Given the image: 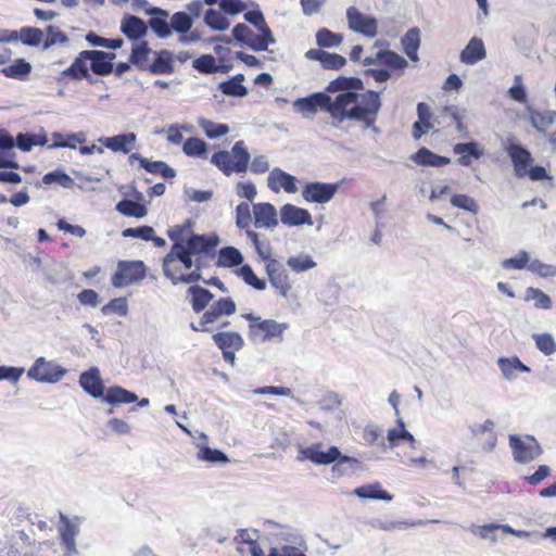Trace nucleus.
<instances>
[{
    "label": "nucleus",
    "mask_w": 556,
    "mask_h": 556,
    "mask_svg": "<svg viewBox=\"0 0 556 556\" xmlns=\"http://www.w3.org/2000/svg\"><path fill=\"white\" fill-rule=\"evenodd\" d=\"M528 270L540 276L541 278H551L556 275V266L545 264L540 260L529 261Z\"/></svg>",
    "instance_id": "62"
},
{
    "label": "nucleus",
    "mask_w": 556,
    "mask_h": 556,
    "mask_svg": "<svg viewBox=\"0 0 556 556\" xmlns=\"http://www.w3.org/2000/svg\"><path fill=\"white\" fill-rule=\"evenodd\" d=\"M293 110L304 118H313L318 111L330 115L331 125L339 128L345 121L365 123L367 126L377 119L381 108L377 91H364L362 79L339 76L331 80L325 91L314 92L293 102Z\"/></svg>",
    "instance_id": "1"
},
{
    "label": "nucleus",
    "mask_w": 556,
    "mask_h": 556,
    "mask_svg": "<svg viewBox=\"0 0 556 556\" xmlns=\"http://www.w3.org/2000/svg\"><path fill=\"white\" fill-rule=\"evenodd\" d=\"M193 67L199 71L200 73H205V74H214L216 72H218L220 68H223V71H227V67L224 66V67H218L216 65V61H215V58L211 54H204V55H201L200 58L195 59L193 61Z\"/></svg>",
    "instance_id": "55"
},
{
    "label": "nucleus",
    "mask_w": 556,
    "mask_h": 556,
    "mask_svg": "<svg viewBox=\"0 0 556 556\" xmlns=\"http://www.w3.org/2000/svg\"><path fill=\"white\" fill-rule=\"evenodd\" d=\"M528 119L538 132L546 137L552 148L556 149V111H539L529 106Z\"/></svg>",
    "instance_id": "5"
},
{
    "label": "nucleus",
    "mask_w": 556,
    "mask_h": 556,
    "mask_svg": "<svg viewBox=\"0 0 556 556\" xmlns=\"http://www.w3.org/2000/svg\"><path fill=\"white\" fill-rule=\"evenodd\" d=\"M116 210L129 217L142 218L147 215V207L138 202L124 199L116 204Z\"/></svg>",
    "instance_id": "42"
},
{
    "label": "nucleus",
    "mask_w": 556,
    "mask_h": 556,
    "mask_svg": "<svg viewBox=\"0 0 556 556\" xmlns=\"http://www.w3.org/2000/svg\"><path fill=\"white\" fill-rule=\"evenodd\" d=\"M138 400V396L122 387L115 386L108 389L103 401L109 404H129Z\"/></svg>",
    "instance_id": "37"
},
{
    "label": "nucleus",
    "mask_w": 556,
    "mask_h": 556,
    "mask_svg": "<svg viewBox=\"0 0 556 556\" xmlns=\"http://www.w3.org/2000/svg\"><path fill=\"white\" fill-rule=\"evenodd\" d=\"M243 17L248 23L255 26L260 30V33H263L265 35V38H275L273 31L265 22L263 13L260 10L248 11L244 13Z\"/></svg>",
    "instance_id": "47"
},
{
    "label": "nucleus",
    "mask_w": 556,
    "mask_h": 556,
    "mask_svg": "<svg viewBox=\"0 0 556 556\" xmlns=\"http://www.w3.org/2000/svg\"><path fill=\"white\" fill-rule=\"evenodd\" d=\"M85 56H89L90 70L99 76H105L113 72L114 65L112 61L116 58L114 52H105L101 50H88Z\"/></svg>",
    "instance_id": "18"
},
{
    "label": "nucleus",
    "mask_w": 556,
    "mask_h": 556,
    "mask_svg": "<svg viewBox=\"0 0 556 556\" xmlns=\"http://www.w3.org/2000/svg\"><path fill=\"white\" fill-rule=\"evenodd\" d=\"M101 312L105 316L112 314H116L118 316H126L128 312L127 300L125 298L113 299L101 308Z\"/></svg>",
    "instance_id": "61"
},
{
    "label": "nucleus",
    "mask_w": 556,
    "mask_h": 556,
    "mask_svg": "<svg viewBox=\"0 0 556 556\" xmlns=\"http://www.w3.org/2000/svg\"><path fill=\"white\" fill-rule=\"evenodd\" d=\"M60 520L62 525L59 527V540L63 552L62 556H79L76 545L80 526L79 518H70L60 513Z\"/></svg>",
    "instance_id": "6"
},
{
    "label": "nucleus",
    "mask_w": 556,
    "mask_h": 556,
    "mask_svg": "<svg viewBox=\"0 0 556 556\" xmlns=\"http://www.w3.org/2000/svg\"><path fill=\"white\" fill-rule=\"evenodd\" d=\"M289 328L287 323H278L275 319H264L256 324H249V339L256 344L267 341H282L283 332Z\"/></svg>",
    "instance_id": "4"
},
{
    "label": "nucleus",
    "mask_w": 556,
    "mask_h": 556,
    "mask_svg": "<svg viewBox=\"0 0 556 556\" xmlns=\"http://www.w3.org/2000/svg\"><path fill=\"white\" fill-rule=\"evenodd\" d=\"M214 343L220 350L240 351L244 345L242 336L235 331H224L213 334Z\"/></svg>",
    "instance_id": "29"
},
{
    "label": "nucleus",
    "mask_w": 556,
    "mask_h": 556,
    "mask_svg": "<svg viewBox=\"0 0 556 556\" xmlns=\"http://www.w3.org/2000/svg\"><path fill=\"white\" fill-rule=\"evenodd\" d=\"M153 75H167L174 72L173 53L168 50L155 52V59L149 66Z\"/></svg>",
    "instance_id": "31"
},
{
    "label": "nucleus",
    "mask_w": 556,
    "mask_h": 556,
    "mask_svg": "<svg viewBox=\"0 0 556 556\" xmlns=\"http://www.w3.org/2000/svg\"><path fill=\"white\" fill-rule=\"evenodd\" d=\"M45 31L40 28L25 26L22 27L21 42L29 47H38L43 39Z\"/></svg>",
    "instance_id": "57"
},
{
    "label": "nucleus",
    "mask_w": 556,
    "mask_h": 556,
    "mask_svg": "<svg viewBox=\"0 0 556 556\" xmlns=\"http://www.w3.org/2000/svg\"><path fill=\"white\" fill-rule=\"evenodd\" d=\"M193 21L186 12H176L170 17V29L178 34H187L192 28Z\"/></svg>",
    "instance_id": "51"
},
{
    "label": "nucleus",
    "mask_w": 556,
    "mask_h": 556,
    "mask_svg": "<svg viewBox=\"0 0 556 556\" xmlns=\"http://www.w3.org/2000/svg\"><path fill=\"white\" fill-rule=\"evenodd\" d=\"M0 556H34V546L28 534L24 531L12 533L9 545L0 551Z\"/></svg>",
    "instance_id": "15"
},
{
    "label": "nucleus",
    "mask_w": 556,
    "mask_h": 556,
    "mask_svg": "<svg viewBox=\"0 0 556 556\" xmlns=\"http://www.w3.org/2000/svg\"><path fill=\"white\" fill-rule=\"evenodd\" d=\"M307 543L305 546H299L296 544H282L280 546L271 547L267 556H306Z\"/></svg>",
    "instance_id": "60"
},
{
    "label": "nucleus",
    "mask_w": 556,
    "mask_h": 556,
    "mask_svg": "<svg viewBox=\"0 0 556 556\" xmlns=\"http://www.w3.org/2000/svg\"><path fill=\"white\" fill-rule=\"evenodd\" d=\"M198 124L211 139L219 138L229 131L227 124L214 123L204 117L199 118Z\"/></svg>",
    "instance_id": "46"
},
{
    "label": "nucleus",
    "mask_w": 556,
    "mask_h": 556,
    "mask_svg": "<svg viewBox=\"0 0 556 556\" xmlns=\"http://www.w3.org/2000/svg\"><path fill=\"white\" fill-rule=\"evenodd\" d=\"M99 141L113 152L129 153L137 141L135 132H126L113 137H102Z\"/></svg>",
    "instance_id": "24"
},
{
    "label": "nucleus",
    "mask_w": 556,
    "mask_h": 556,
    "mask_svg": "<svg viewBox=\"0 0 556 556\" xmlns=\"http://www.w3.org/2000/svg\"><path fill=\"white\" fill-rule=\"evenodd\" d=\"M219 243V238L217 235L213 233L210 236L206 235H191L184 248H186L189 253L193 255L206 254L213 251Z\"/></svg>",
    "instance_id": "20"
},
{
    "label": "nucleus",
    "mask_w": 556,
    "mask_h": 556,
    "mask_svg": "<svg viewBox=\"0 0 556 556\" xmlns=\"http://www.w3.org/2000/svg\"><path fill=\"white\" fill-rule=\"evenodd\" d=\"M276 540L280 545L282 544H296L299 546H305V538L304 535L296 529L287 526H280L279 531L275 534Z\"/></svg>",
    "instance_id": "39"
},
{
    "label": "nucleus",
    "mask_w": 556,
    "mask_h": 556,
    "mask_svg": "<svg viewBox=\"0 0 556 556\" xmlns=\"http://www.w3.org/2000/svg\"><path fill=\"white\" fill-rule=\"evenodd\" d=\"M505 151L510 157L515 174L517 177H525L528 172V167L532 162L531 153L528 149L518 143H509L505 147Z\"/></svg>",
    "instance_id": "16"
},
{
    "label": "nucleus",
    "mask_w": 556,
    "mask_h": 556,
    "mask_svg": "<svg viewBox=\"0 0 556 556\" xmlns=\"http://www.w3.org/2000/svg\"><path fill=\"white\" fill-rule=\"evenodd\" d=\"M339 185L330 182H307L302 191V197L307 202L324 204L329 202L338 192Z\"/></svg>",
    "instance_id": "13"
},
{
    "label": "nucleus",
    "mask_w": 556,
    "mask_h": 556,
    "mask_svg": "<svg viewBox=\"0 0 556 556\" xmlns=\"http://www.w3.org/2000/svg\"><path fill=\"white\" fill-rule=\"evenodd\" d=\"M453 151L459 155L457 162L462 166H469L472 160H479L483 155V150L475 141L456 143Z\"/></svg>",
    "instance_id": "26"
},
{
    "label": "nucleus",
    "mask_w": 556,
    "mask_h": 556,
    "mask_svg": "<svg viewBox=\"0 0 556 556\" xmlns=\"http://www.w3.org/2000/svg\"><path fill=\"white\" fill-rule=\"evenodd\" d=\"M165 16L152 17L149 22L150 28L156 34L159 38H168L172 35L170 22H167Z\"/></svg>",
    "instance_id": "64"
},
{
    "label": "nucleus",
    "mask_w": 556,
    "mask_h": 556,
    "mask_svg": "<svg viewBox=\"0 0 556 556\" xmlns=\"http://www.w3.org/2000/svg\"><path fill=\"white\" fill-rule=\"evenodd\" d=\"M287 265L292 271L302 273L316 267L317 264L312 256L307 254H299L295 256H290L287 260Z\"/></svg>",
    "instance_id": "49"
},
{
    "label": "nucleus",
    "mask_w": 556,
    "mask_h": 556,
    "mask_svg": "<svg viewBox=\"0 0 556 556\" xmlns=\"http://www.w3.org/2000/svg\"><path fill=\"white\" fill-rule=\"evenodd\" d=\"M182 151L188 156H205L207 144L199 138L191 137L184 142Z\"/></svg>",
    "instance_id": "54"
},
{
    "label": "nucleus",
    "mask_w": 556,
    "mask_h": 556,
    "mask_svg": "<svg viewBox=\"0 0 556 556\" xmlns=\"http://www.w3.org/2000/svg\"><path fill=\"white\" fill-rule=\"evenodd\" d=\"M343 36L338 33H333L328 28H320L316 33V43L320 48H336L342 43Z\"/></svg>",
    "instance_id": "43"
},
{
    "label": "nucleus",
    "mask_w": 556,
    "mask_h": 556,
    "mask_svg": "<svg viewBox=\"0 0 556 556\" xmlns=\"http://www.w3.org/2000/svg\"><path fill=\"white\" fill-rule=\"evenodd\" d=\"M359 467L361 462L357 458L340 453V456L333 463L331 471L336 477H342L355 472Z\"/></svg>",
    "instance_id": "38"
},
{
    "label": "nucleus",
    "mask_w": 556,
    "mask_h": 556,
    "mask_svg": "<svg viewBox=\"0 0 556 556\" xmlns=\"http://www.w3.org/2000/svg\"><path fill=\"white\" fill-rule=\"evenodd\" d=\"M529 261V253L525 250H520L516 256L503 260L501 266L507 270H520L528 268Z\"/></svg>",
    "instance_id": "59"
},
{
    "label": "nucleus",
    "mask_w": 556,
    "mask_h": 556,
    "mask_svg": "<svg viewBox=\"0 0 556 556\" xmlns=\"http://www.w3.org/2000/svg\"><path fill=\"white\" fill-rule=\"evenodd\" d=\"M377 59L381 64L392 70H403L408 65L407 61L403 56L392 50H382L377 52Z\"/></svg>",
    "instance_id": "41"
},
{
    "label": "nucleus",
    "mask_w": 556,
    "mask_h": 556,
    "mask_svg": "<svg viewBox=\"0 0 556 556\" xmlns=\"http://www.w3.org/2000/svg\"><path fill=\"white\" fill-rule=\"evenodd\" d=\"M122 33L130 40H138L148 33V25L136 15H126L121 23Z\"/></svg>",
    "instance_id": "25"
},
{
    "label": "nucleus",
    "mask_w": 556,
    "mask_h": 556,
    "mask_svg": "<svg viewBox=\"0 0 556 556\" xmlns=\"http://www.w3.org/2000/svg\"><path fill=\"white\" fill-rule=\"evenodd\" d=\"M232 36L236 41L248 46L253 51H265L269 45L276 42L275 38L267 39L263 33L257 35L243 23H239L233 27Z\"/></svg>",
    "instance_id": "10"
},
{
    "label": "nucleus",
    "mask_w": 556,
    "mask_h": 556,
    "mask_svg": "<svg viewBox=\"0 0 556 556\" xmlns=\"http://www.w3.org/2000/svg\"><path fill=\"white\" fill-rule=\"evenodd\" d=\"M495 424L491 419H486L481 424H473L469 427L471 434L475 438H481L484 433H490L489 440L483 444V451L491 452L497 442L496 435L493 433Z\"/></svg>",
    "instance_id": "33"
},
{
    "label": "nucleus",
    "mask_w": 556,
    "mask_h": 556,
    "mask_svg": "<svg viewBox=\"0 0 556 556\" xmlns=\"http://www.w3.org/2000/svg\"><path fill=\"white\" fill-rule=\"evenodd\" d=\"M265 270L268 276L270 286L283 298H288L292 285L283 264L278 260L269 261L265 264Z\"/></svg>",
    "instance_id": "11"
},
{
    "label": "nucleus",
    "mask_w": 556,
    "mask_h": 556,
    "mask_svg": "<svg viewBox=\"0 0 556 556\" xmlns=\"http://www.w3.org/2000/svg\"><path fill=\"white\" fill-rule=\"evenodd\" d=\"M349 28L354 33L362 34L368 38H375L378 34V21L374 16L363 14L355 7L346 10Z\"/></svg>",
    "instance_id": "9"
},
{
    "label": "nucleus",
    "mask_w": 556,
    "mask_h": 556,
    "mask_svg": "<svg viewBox=\"0 0 556 556\" xmlns=\"http://www.w3.org/2000/svg\"><path fill=\"white\" fill-rule=\"evenodd\" d=\"M353 493L363 500H380L391 502L393 496L383 490L380 483H371L354 489Z\"/></svg>",
    "instance_id": "34"
},
{
    "label": "nucleus",
    "mask_w": 556,
    "mask_h": 556,
    "mask_svg": "<svg viewBox=\"0 0 556 556\" xmlns=\"http://www.w3.org/2000/svg\"><path fill=\"white\" fill-rule=\"evenodd\" d=\"M253 215L256 228L270 229L278 225L277 211L270 203L253 204Z\"/></svg>",
    "instance_id": "22"
},
{
    "label": "nucleus",
    "mask_w": 556,
    "mask_h": 556,
    "mask_svg": "<svg viewBox=\"0 0 556 556\" xmlns=\"http://www.w3.org/2000/svg\"><path fill=\"white\" fill-rule=\"evenodd\" d=\"M243 262L241 252L235 247H225L219 250L217 266L236 267Z\"/></svg>",
    "instance_id": "40"
},
{
    "label": "nucleus",
    "mask_w": 556,
    "mask_h": 556,
    "mask_svg": "<svg viewBox=\"0 0 556 556\" xmlns=\"http://www.w3.org/2000/svg\"><path fill=\"white\" fill-rule=\"evenodd\" d=\"M295 181L296 178L293 175L275 167L268 175L267 186L274 192H279L282 188L287 193H295L298 191Z\"/></svg>",
    "instance_id": "19"
},
{
    "label": "nucleus",
    "mask_w": 556,
    "mask_h": 556,
    "mask_svg": "<svg viewBox=\"0 0 556 556\" xmlns=\"http://www.w3.org/2000/svg\"><path fill=\"white\" fill-rule=\"evenodd\" d=\"M65 374L66 369L62 366L49 362L45 357H39L28 369L27 377L38 382L55 383L60 381Z\"/></svg>",
    "instance_id": "8"
},
{
    "label": "nucleus",
    "mask_w": 556,
    "mask_h": 556,
    "mask_svg": "<svg viewBox=\"0 0 556 556\" xmlns=\"http://www.w3.org/2000/svg\"><path fill=\"white\" fill-rule=\"evenodd\" d=\"M485 56L486 50L483 40L478 37H472L462 50L459 60L464 64L473 65L484 60Z\"/></svg>",
    "instance_id": "23"
},
{
    "label": "nucleus",
    "mask_w": 556,
    "mask_h": 556,
    "mask_svg": "<svg viewBox=\"0 0 556 556\" xmlns=\"http://www.w3.org/2000/svg\"><path fill=\"white\" fill-rule=\"evenodd\" d=\"M249 162L250 153L242 140L237 141L230 152L218 151L211 157V163L226 176H230L232 173L247 172Z\"/></svg>",
    "instance_id": "2"
},
{
    "label": "nucleus",
    "mask_w": 556,
    "mask_h": 556,
    "mask_svg": "<svg viewBox=\"0 0 556 556\" xmlns=\"http://www.w3.org/2000/svg\"><path fill=\"white\" fill-rule=\"evenodd\" d=\"M205 24L215 30H226L230 23L229 21L219 12L214 9H208L204 16Z\"/></svg>",
    "instance_id": "56"
},
{
    "label": "nucleus",
    "mask_w": 556,
    "mask_h": 556,
    "mask_svg": "<svg viewBox=\"0 0 556 556\" xmlns=\"http://www.w3.org/2000/svg\"><path fill=\"white\" fill-rule=\"evenodd\" d=\"M42 182L45 185L58 184L61 187L67 189L73 188L75 185L74 179L71 176H68L64 170L61 169H55L47 173L42 177Z\"/></svg>",
    "instance_id": "52"
},
{
    "label": "nucleus",
    "mask_w": 556,
    "mask_h": 556,
    "mask_svg": "<svg viewBox=\"0 0 556 556\" xmlns=\"http://www.w3.org/2000/svg\"><path fill=\"white\" fill-rule=\"evenodd\" d=\"M525 301H533L534 307L541 309H549L553 304L551 298L546 293L533 287L526 289Z\"/></svg>",
    "instance_id": "44"
},
{
    "label": "nucleus",
    "mask_w": 556,
    "mask_h": 556,
    "mask_svg": "<svg viewBox=\"0 0 556 556\" xmlns=\"http://www.w3.org/2000/svg\"><path fill=\"white\" fill-rule=\"evenodd\" d=\"M146 277V265L141 261H119L117 270L112 277L115 288L138 283Z\"/></svg>",
    "instance_id": "7"
},
{
    "label": "nucleus",
    "mask_w": 556,
    "mask_h": 556,
    "mask_svg": "<svg viewBox=\"0 0 556 556\" xmlns=\"http://www.w3.org/2000/svg\"><path fill=\"white\" fill-rule=\"evenodd\" d=\"M238 275L243 279V281L253 287L256 290H265L266 281L264 279L258 278L253 271L252 267L248 264L240 267L238 270Z\"/></svg>",
    "instance_id": "58"
},
{
    "label": "nucleus",
    "mask_w": 556,
    "mask_h": 556,
    "mask_svg": "<svg viewBox=\"0 0 556 556\" xmlns=\"http://www.w3.org/2000/svg\"><path fill=\"white\" fill-rule=\"evenodd\" d=\"M532 339L536 349L544 355L549 356L556 353V341L551 333H534Z\"/></svg>",
    "instance_id": "50"
},
{
    "label": "nucleus",
    "mask_w": 556,
    "mask_h": 556,
    "mask_svg": "<svg viewBox=\"0 0 556 556\" xmlns=\"http://www.w3.org/2000/svg\"><path fill=\"white\" fill-rule=\"evenodd\" d=\"M402 45L405 54L414 62L418 61V49L420 47V30L413 27L406 31L402 38Z\"/></svg>",
    "instance_id": "35"
},
{
    "label": "nucleus",
    "mask_w": 556,
    "mask_h": 556,
    "mask_svg": "<svg viewBox=\"0 0 556 556\" xmlns=\"http://www.w3.org/2000/svg\"><path fill=\"white\" fill-rule=\"evenodd\" d=\"M280 220L283 225L289 227L313 225L312 216L307 210L295 206L290 203L281 206Z\"/></svg>",
    "instance_id": "17"
},
{
    "label": "nucleus",
    "mask_w": 556,
    "mask_h": 556,
    "mask_svg": "<svg viewBox=\"0 0 556 556\" xmlns=\"http://www.w3.org/2000/svg\"><path fill=\"white\" fill-rule=\"evenodd\" d=\"M321 448L323 443L300 447L298 459H308L315 465H330L340 456V450L337 446H330L327 451H323Z\"/></svg>",
    "instance_id": "12"
},
{
    "label": "nucleus",
    "mask_w": 556,
    "mask_h": 556,
    "mask_svg": "<svg viewBox=\"0 0 556 556\" xmlns=\"http://www.w3.org/2000/svg\"><path fill=\"white\" fill-rule=\"evenodd\" d=\"M152 52L147 41H141L131 49L129 62L139 68H146L149 54Z\"/></svg>",
    "instance_id": "45"
},
{
    "label": "nucleus",
    "mask_w": 556,
    "mask_h": 556,
    "mask_svg": "<svg viewBox=\"0 0 556 556\" xmlns=\"http://www.w3.org/2000/svg\"><path fill=\"white\" fill-rule=\"evenodd\" d=\"M46 33L47 38L42 45L43 50H48L54 45H66L70 40L65 33H63L56 26L53 25L47 26Z\"/></svg>",
    "instance_id": "53"
},
{
    "label": "nucleus",
    "mask_w": 556,
    "mask_h": 556,
    "mask_svg": "<svg viewBox=\"0 0 556 556\" xmlns=\"http://www.w3.org/2000/svg\"><path fill=\"white\" fill-rule=\"evenodd\" d=\"M412 160L424 166L442 167L450 164L451 160L445 156L438 155L427 148H420L413 156Z\"/></svg>",
    "instance_id": "32"
},
{
    "label": "nucleus",
    "mask_w": 556,
    "mask_h": 556,
    "mask_svg": "<svg viewBox=\"0 0 556 556\" xmlns=\"http://www.w3.org/2000/svg\"><path fill=\"white\" fill-rule=\"evenodd\" d=\"M142 167L151 174H161L165 179L176 177V170L163 161L142 160Z\"/></svg>",
    "instance_id": "48"
},
{
    "label": "nucleus",
    "mask_w": 556,
    "mask_h": 556,
    "mask_svg": "<svg viewBox=\"0 0 556 556\" xmlns=\"http://www.w3.org/2000/svg\"><path fill=\"white\" fill-rule=\"evenodd\" d=\"M31 64L25 59L18 58L13 61L12 64L3 67L0 73L8 78L23 80L31 72Z\"/></svg>",
    "instance_id": "36"
},
{
    "label": "nucleus",
    "mask_w": 556,
    "mask_h": 556,
    "mask_svg": "<svg viewBox=\"0 0 556 556\" xmlns=\"http://www.w3.org/2000/svg\"><path fill=\"white\" fill-rule=\"evenodd\" d=\"M187 294L191 296L190 303L194 313L202 312L214 298L210 290L198 285L191 286Z\"/></svg>",
    "instance_id": "30"
},
{
    "label": "nucleus",
    "mask_w": 556,
    "mask_h": 556,
    "mask_svg": "<svg viewBox=\"0 0 556 556\" xmlns=\"http://www.w3.org/2000/svg\"><path fill=\"white\" fill-rule=\"evenodd\" d=\"M508 444L511 450L513 458L518 464H529L543 454L541 444L530 434H509Z\"/></svg>",
    "instance_id": "3"
},
{
    "label": "nucleus",
    "mask_w": 556,
    "mask_h": 556,
    "mask_svg": "<svg viewBox=\"0 0 556 556\" xmlns=\"http://www.w3.org/2000/svg\"><path fill=\"white\" fill-rule=\"evenodd\" d=\"M451 204L455 207L477 214L479 205L476 200L466 194H455L451 198Z\"/></svg>",
    "instance_id": "63"
},
{
    "label": "nucleus",
    "mask_w": 556,
    "mask_h": 556,
    "mask_svg": "<svg viewBox=\"0 0 556 556\" xmlns=\"http://www.w3.org/2000/svg\"><path fill=\"white\" fill-rule=\"evenodd\" d=\"M497 365L507 380H515L518 372H530V367L525 365L518 357H500Z\"/></svg>",
    "instance_id": "28"
},
{
    "label": "nucleus",
    "mask_w": 556,
    "mask_h": 556,
    "mask_svg": "<svg viewBox=\"0 0 556 556\" xmlns=\"http://www.w3.org/2000/svg\"><path fill=\"white\" fill-rule=\"evenodd\" d=\"M194 256L192 253L184 248L182 243L173 244L170 251L163 258L162 269L166 277H174L175 271L172 268V264L175 262H180L186 269H191L193 267Z\"/></svg>",
    "instance_id": "14"
},
{
    "label": "nucleus",
    "mask_w": 556,
    "mask_h": 556,
    "mask_svg": "<svg viewBox=\"0 0 556 556\" xmlns=\"http://www.w3.org/2000/svg\"><path fill=\"white\" fill-rule=\"evenodd\" d=\"M88 50L81 51L74 60L72 65L62 72L63 77H70L72 79L90 78L87 63L89 56H85Z\"/></svg>",
    "instance_id": "27"
},
{
    "label": "nucleus",
    "mask_w": 556,
    "mask_h": 556,
    "mask_svg": "<svg viewBox=\"0 0 556 556\" xmlns=\"http://www.w3.org/2000/svg\"><path fill=\"white\" fill-rule=\"evenodd\" d=\"M79 384L83 390L93 399H103L105 395L104 386L98 367H91L87 371H84L79 377Z\"/></svg>",
    "instance_id": "21"
}]
</instances>
